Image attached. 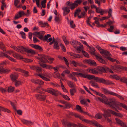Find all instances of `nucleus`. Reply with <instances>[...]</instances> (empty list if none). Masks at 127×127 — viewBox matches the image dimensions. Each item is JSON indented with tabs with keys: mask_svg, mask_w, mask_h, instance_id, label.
<instances>
[{
	"mask_svg": "<svg viewBox=\"0 0 127 127\" xmlns=\"http://www.w3.org/2000/svg\"><path fill=\"white\" fill-rule=\"evenodd\" d=\"M84 121L87 124L97 127H103L101 125L98 123L97 121L94 120H89L87 119H85Z\"/></svg>",
	"mask_w": 127,
	"mask_h": 127,
	"instance_id": "nucleus-7",
	"label": "nucleus"
},
{
	"mask_svg": "<svg viewBox=\"0 0 127 127\" xmlns=\"http://www.w3.org/2000/svg\"><path fill=\"white\" fill-rule=\"evenodd\" d=\"M50 83L52 86L54 87H60V86L56 83H53L52 82H50Z\"/></svg>",
	"mask_w": 127,
	"mask_h": 127,
	"instance_id": "nucleus-63",
	"label": "nucleus"
},
{
	"mask_svg": "<svg viewBox=\"0 0 127 127\" xmlns=\"http://www.w3.org/2000/svg\"><path fill=\"white\" fill-rule=\"evenodd\" d=\"M85 63H86L91 65H93L96 66L97 65L96 63V62L93 60L91 59H85L84 61Z\"/></svg>",
	"mask_w": 127,
	"mask_h": 127,
	"instance_id": "nucleus-11",
	"label": "nucleus"
},
{
	"mask_svg": "<svg viewBox=\"0 0 127 127\" xmlns=\"http://www.w3.org/2000/svg\"><path fill=\"white\" fill-rule=\"evenodd\" d=\"M43 80H45L47 81H50V80L49 79L45 77H48V75L46 74H43L42 73L41 74H37Z\"/></svg>",
	"mask_w": 127,
	"mask_h": 127,
	"instance_id": "nucleus-19",
	"label": "nucleus"
},
{
	"mask_svg": "<svg viewBox=\"0 0 127 127\" xmlns=\"http://www.w3.org/2000/svg\"><path fill=\"white\" fill-rule=\"evenodd\" d=\"M15 89L14 87L11 86L9 87L8 89V92L9 93H11Z\"/></svg>",
	"mask_w": 127,
	"mask_h": 127,
	"instance_id": "nucleus-50",
	"label": "nucleus"
},
{
	"mask_svg": "<svg viewBox=\"0 0 127 127\" xmlns=\"http://www.w3.org/2000/svg\"><path fill=\"white\" fill-rule=\"evenodd\" d=\"M119 106L122 107L123 108L126 109L127 111V106L125 104L123 103H121L117 102L115 106V108L119 110H121V109L119 108Z\"/></svg>",
	"mask_w": 127,
	"mask_h": 127,
	"instance_id": "nucleus-13",
	"label": "nucleus"
},
{
	"mask_svg": "<svg viewBox=\"0 0 127 127\" xmlns=\"http://www.w3.org/2000/svg\"><path fill=\"white\" fill-rule=\"evenodd\" d=\"M103 91L104 92V94H109L112 95H113L114 92L110 91L108 90L107 89L104 88H102Z\"/></svg>",
	"mask_w": 127,
	"mask_h": 127,
	"instance_id": "nucleus-28",
	"label": "nucleus"
},
{
	"mask_svg": "<svg viewBox=\"0 0 127 127\" xmlns=\"http://www.w3.org/2000/svg\"><path fill=\"white\" fill-rule=\"evenodd\" d=\"M1 3L2 5L1 7V9L2 10H4V7H6V5L5 2V0H2Z\"/></svg>",
	"mask_w": 127,
	"mask_h": 127,
	"instance_id": "nucleus-46",
	"label": "nucleus"
},
{
	"mask_svg": "<svg viewBox=\"0 0 127 127\" xmlns=\"http://www.w3.org/2000/svg\"><path fill=\"white\" fill-rule=\"evenodd\" d=\"M73 125L74 127H86V126L79 123H78V124H75Z\"/></svg>",
	"mask_w": 127,
	"mask_h": 127,
	"instance_id": "nucleus-45",
	"label": "nucleus"
},
{
	"mask_svg": "<svg viewBox=\"0 0 127 127\" xmlns=\"http://www.w3.org/2000/svg\"><path fill=\"white\" fill-rule=\"evenodd\" d=\"M22 59V60L26 63H28V62H31L32 61H33V60H32L30 59H28L26 58H23Z\"/></svg>",
	"mask_w": 127,
	"mask_h": 127,
	"instance_id": "nucleus-54",
	"label": "nucleus"
},
{
	"mask_svg": "<svg viewBox=\"0 0 127 127\" xmlns=\"http://www.w3.org/2000/svg\"><path fill=\"white\" fill-rule=\"evenodd\" d=\"M39 25H41L42 27H44L46 26H48L49 25L47 23L44 22L42 21L39 22Z\"/></svg>",
	"mask_w": 127,
	"mask_h": 127,
	"instance_id": "nucleus-37",
	"label": "nucleus"
},
{
	"mask_svg": "<svg viewBox=\"0 0 127 127\" xmlns=\"http://www.w3.org/2000/svg\"><path fill=\"white\" fill-rule=\"evenodd\" d=\"M12 55L14 57L17 59H22L23 58L18 53H14Z\"/></svg>",
	"mask_w": 127,
	"mask_h": 127,
	"instance_id": "nucleus-32",
	"label": "nucleus"
},
{
	"mask_svg": "<svg viewBox=\"0 0 127 127\" xmlns=\"http://www.w3.org/2000/svg\"><path fill=\"white\" fill-rule=\"evenodd\" d=\"M66 4L67 5V6H68L71 10H73L78 6V4L75 3L74 2V3H72L69 1L66 2Z\"/></svg>",
	"mask_w": 127,
	"mask_h": 127,
	"instance_id": "nucleus-9",
	"label": "nucleus"
},
{
	"mask_svg": "<svg viewBox=\"0 0 127 127\" xmlns=\"http://www.w3.org/2000/svg\"><path fill=\"white\" fill-rule=\"evenodd\" d=\"M70 27L72 28H74L75 27V25L73 21H71L70 23Z\"/></svg>",
	"mask_w": 127,
	"mask_h": 127,
	"instance_id": "nucleus-60",
	"label": "nucleus"
},
{
	"mask_svg": "<svg viewBox=\"0 0 127 127\" xmlns=\"http://www.w3.org/2000/svg\"><path fill=\"white\" fill-rule=\"evenodd\" d=\"M110 77L111 78L115 79L117 80H119L120 78V77L115 75H111L110 76Z\"/></svg>",
	"mask_w": 127,
	"mask_h": 127,
	"instance_id": "nucleus-40",
	"label": "nucleus"
},
{
	"mask_svg": "<svg viewBox=\"0 0 127 127\" xmlns=\"http://www.w3.org/2000/svg\"><path fill=\"white\" fill-rule=\"evenodd\" d=\"M76 90L75 88H74L72 89H70V92L71 95V96H73L74 95V93L76 92Z\"/></svg>",
	"mask_w": 127,
	"mask_h": 127,
	"instance_id": "nucleus-42",
	"label": "nucleus"
},
{
	"mask_svg": "<svg viewBox=\"0 0 127 127\" xmlns=\"http://www.w3.org/2000/svg\"><path fill=\"white\" fill-rule=\"evenodd\" d=\"M1 111H4L8 113H10L11 112L8 109L0 106V116L1 115Z\"/></svg>",
	"mask_w": 127,
	"mask_h": 127,
	"instance_id": "nucleus-26",
	"label": "nucleus"
},
{
	"mask_svg": "<svg viewBox=\"0 0 127 127\" xmlns=\"http://www.w3.org/2000/svg\"><path fill=\"white\" fill-rule=\"evenodd\" d=\"M88 70V71L92 74L95 75H97L99 74L98 71L95 68L94 69H89Z\"/></svg>",
	"mask_w": 127,
	"mask_h": 127,
	"instance_id": "nucleus-27",
	"label": "nucleus"
},
{
	"mask_svg": "<svg viewBox=\"0 0 127 127\" xmlns=\"http://www.w3.org/2000/svg\"><path fill=\"white\" fill-rule=\"evenodd\" d=\"M53 48L54 49L56 50H59L60 48L58 42L56 40L54 42Z\"/></svg>",
	"mask_w": 127,
	"mask_h": 127,
	"instance_id": "nucleus-33",
	"label": "nucleus"
},
{
	"mask_svg": "<svg viewBox=\"0 0 127 127\" xmlns=\"http://www.w3.org/2000/svg\"><path fill=\"white\" fill-rule=\"evenodd\" d=\"M18 73L15 72L12 73L10 76L11 80L13 82H14L15 81L18 79Z\"/></svg>",
	"mask_w": 127,
	"mask_h": 127,
	"instance_id": "nucleus-14",
	"label": "nucleus"
},
{
	"mask_svg": "<svg viewBox=\"0 0 127 127\" xmlns=\"http://www.w3.org/2000/svg\"><path fill=\"white\" fill-rule=\"evenodd\" d=\"M31 46L36 49L39 50L41 51H42L43 50L42 48L39 45H37L31 44Z\"/></svg>",
	"mask_w": 127,
	"mask_h": 127,
	"instance_id": "nucleus-31",
	"label": "nucleus"
},
{
	"mask_svg": "<svg viewBox=\"0 0 127 127\" xmlns=\"http://www.w3.org/2000/svg\"><path fill=\"white\" fill-rule=\"evenodd\" d=\"M14 82H15V85L16 87H18L22 84V82L20 81L16 80Z\"/></svg>",
	"mask_w": 127,
	"mask_h": 127,
	"instance_id": "nucleus-39",
	"label": "nucleus"
},
{
	"mask_svg": "<svg viewBox=\"0 0 127 127\" xmlns=\"http://www.w3.org/2000/svg\"><path fill=\"white\" fill-rule=\"evenodd\" d=\"M115 120L116 123L120 125L122 127H126L127 126L126 124L118 118H116Z\"/></svg>",
	"mask_w": 127,
	"mask_h": 127,
	"instance_id": "nucleus-20",
	"label": "nucleus"
},
{
	"mask_svg": "<svg viewBox=\"0 0 127 127\" xmlns=\"http://www.w3.org/2000/svg\"><path fill=\"white\" fill-rule=\"evenodd\" d=\"M0 53V54L2 55V56H1V57H4V56H5L12 61L14 62H16V61L15 59L10 57L7 54L4 53L2 51H1Z\"/></svg>",
	"mask_w": 127,
	"mask_h": 127,
	"instance_id": "nucleus-12",
	"label": "nucleus"
},
{
	"mask_svg": "<svg viewBox=\"0 0 127 127\" xmlns=\"http://www.w3.org/2000/svg\"><path fill=\"white\" fill-rule=\"evenodd\" d=\"M81 11V10L79 8L76 9L74 13V16L76 17L77 15H79Z\"/></svg>",
	"mask_w": 127,
	"mask_h": 127,
	"instance_id": "nucleus-47",
	"label": "nucleus"
},
{
	"mask_svg": "<svg viewBox=\"0 0 127 127\" xmlns=\"http://www.w3.org/2000/svg\"><path fill=\"white\" fill-rule=\"evenodd\" d=\"M101 57L102 56L99 54H98L97 55H96L95 56V57L96 59L100 63L104 64H106L107 63L104 60L101 58Z\"/></svg>",
	"mask_w": 127,
	"mask_h": 127,
	"instance_id": "nucleus-17",
	"label": "nucleus"
},
{
	"mask_svg": "<svg viewBox=\"0 0 127 127\" xmlns=\"http://www.w3.org/2000/svg\"><path fill=\"white\" fill-rule=\"evenodd\" d=\"M63 9L64 11L63 14L64 16H65L68 14L70 12V10L69 9V8L68 6L64 7Z\"/></svg>",
	"mask_w": 127,
	"mask_h": 127,
	"instance_id": "nucleus-24",
	"label": "nucleus"
},
{
	"mask_svg": "<svg viewBox=\"0 0 127 127\" xmlns=\"http://www.w3.org/2000/svg\"><path fill=\"white\" fill-rule=\"evenodd\" d=\"M48 92L52 95L56 96H58V95L59 93H60V95H61V94L58 91L55 90L52 88H48Z\"/></svg>",
	"mask_w": 127,
	"mask_h": 127,
	"instance_id": "nucleus-8",
	"label": "nucleus"
},
{
	"mask_svg": "<svg viewBox=\"0 0 127 127\" xmlns=\"http://www.w3.org/2000/svg\"><path fill=\"white\" fill-rule=\"evenodd\" d=\"M62 123L65 127H71V126L74 127L73 125L75 124L74 123H71L67 121H64L62 122Z\"/></svg>",
	"mask_w": 127,
	"mask_h": 127,
	"instance_id": "nucleus-18",
	"label": "nucleus"
},
{
	"mask_svg": "<svg viewBox=\"0 0 127 127\" xmlns=\"http://www.w3.org/2000/svg\"><path fill=\"white\" fill-rule=\"evenodd\" d=\"M76 109L77 111H79L81 112H83V111L82 110L81 107L79 105H76Z\"/></svg>",
	"mask_w": 127,
	"mask_h": 127,
	"instance_id": "nucleus-53",
	"label": "nucleus"
},
{
	"mask_svg": "<svg viewBox=\"0 0 127 127\" xmlns=\"http://www.w3.org/2000/svg\"><path fill=\"white\" fill-rule=\"evenodd\" d=\"M59 58L62 60H64L66 64L68 66H69V63L68 62L67 60V59L64 57H59Z\"/></svg>",
	"mask_w": 127,
	"mask_h": 127,
	"instance_id": "nucleus-48",
	"label": "nucleus"
},
{
	"mask_svg": "<svg viewBox=\"0 0 127 127\" xmlns=\"http://www.w3.org/2000/svg\"><path fill=\"white\" fill-rule=\"evenodd\" d=\"M0 73L3 72L4 73H6L10 71V70H8L7 69H4L3 68H2L1 69H0Z\"/></svg>",
	"mask_w": 127,
	"mask_h": 127,
	"instance_id": "nucleus-51",
	"label": "nucleus"
},
{
	"mask_svg": "<svg viewBox=\"0 0 127 127\" xmlns=\"http://www.w3.org/2000/svg\"><path fill=\"white\" fill-rule=\"evenodd\" d=\"M101 10V11L98 12V13H100L102 15H103L104 13H106L108 12V11L106 10H104L102 9V10Z\"/></svg>",
	"mask_w": 127,
	"mask_h": 127,
	"instance_id": "nucleus-62",
	"label": "nucleus"
},
{
	"mask_svg": "<svg viewBox=\"0 0 127 127\" xmlns=\"http://www.w3.org/2000/svg\"><path fill=\"white\" fill-rule=\"evenodd\" d=\"M97 69L98 71L99 74H102L103 73L105 72V68L101 66H98L97 67Z\"/></svg>",
	"mask_w": 127,
	"mask_h": 127,
	"instance_id": "nucleus-25",
	"label": "nucleus"
},
{
	"mask_svg": "<svg viewBox=\"0 0 127 127\" xmlns=\"http://www.w3.org/2000/svg\"><path fill=\"white\" fill-rule=\"evenodd\" d=\"M21 72L24 73V75L25 76L27 77L28 76V74L29 72H28L26 71H25L23 70L22 69Z\"/></svg>",
	"mask_w": 127,
	"mask_h": 127,
	"instance_id": "nucleus-58",
	"label": "nucleus"
},
{
	"mask_svg": "<svg viewBox=\"0 0 127 127\" xmlns=\"http://www.w3.org/2000/svg\"><path fill=\"white\" fill-rule=\"evenodd\" d=\"M62 18L60 17V16L59 15H56L55 17L54 20L56 22L59 23L61 20Z\"/></svg>",
	"mask_w": 127,
	"mask_h": 127,
	"instance_id": "nucleus-35",
	"label": "nucleus"
},
{
	"mask_svg": "<svg viewBox=\"0 0 127 127\" xmlns=\"http://www.w3.org/2000/svg\"><path fill=\"white\" fill-rule=\"evenodd\" d=\"M38 55L39 56L36 57V58L41 62H39V64L40 66L43 68L47 69L53 68V67L51 65H47L42 63H46L48 62V61L47 60V56L41 54H38Z\"/></svg>",
	"mask_w": 127,
	"mask_h": 127,
	"instance_id": "nucleus-1",
	"label": "nucleus"
},
{
	"mask_svg": "<svg viewBox=\"0 0 127 127\" xmlns=\"http://www.w3.org/2000/svg\"><path fill=\"white\" fill-rule=\"evenodd\" d=\"M85 14V12H82L81 13L80 15H78V17L79 18H83L84 17Z\"/></svg>",
	"mask_w": 127,
	"mask_h": 127,
	"instance_id": "nucleus-57",
	"label": "nucleus"
},
{
	"mask_svg": "<svg viewBox=\"0 0 127 127\" xmlns=\"http://www.w3.org/2000/svg\"><path fill=\"white\" fill-rule=\"evenodd\" d=\"M21 121L22 123L24 124H31L32 125L33 124V123L30 121H28L25 119H22L21 120Z\"/></svg>",
	"mask_w": 127,
	"mask_h": 127,
	"instance_id": "nucleus-34",
	"label": "nucleus"
},
{
	"mask_svg": "<svg viewBox=\"0 0 127 127\" xmlns=\"http://www.w3.org/2000/svg\"><path fill=\"white\" fill-rule=\"evenodd\" d=\"M82 52L83 53V55L85 57L89 58V56L88 53L86 51L83 50L82 51Z\"/></svg>",
	"mask_w": 127,
	"mask_h": 127,
	"instance_id": "nucleus-55",
	"label": "nucleus"
},
{
	"mask_svg": "<svg viewBox=\"0 0 127 127\" xmlns=\"http://www.w3.org/2000/svg\"><path fill=\"white\" fill-rule=\"evenodd\" d=\"M120 81L122 82L125 83L127 84V79L125 77H122L121 79L120 78Z\"/></svg>",
	"mask_w": 127,
	"mask_h": 127,
	"instance_id": "nucleus-49",
	"label": "nucleus"
},
{
	"mask_svg": "<svg viewBox=\"0 0 127 127\" xmlns=\"http://www.w3.org/2000/svg\"><path fill=\"white\" fill-rule=\"evenodd\" d=\"M100 53L106 58L107 57L110 56L111 55L109 52L104 49L100 51Z\"/></svg>",
	"mask_w": 127,
	"mask_h": 127,
	"instance_id": "nucleus-16",
	"label": "nucleus"
},
{
	"mask_svg": "<svg viewBox=\"0 0 127 127\" xmlns=\"http://www.w3.org/2000/svg\"><path fill=\"white\" fill-rule=\"evenodd\" d=\"M91 83V85L92 86H95L96 88L98 87V86L97 84L94 81L90 82Z\"/></svg>",
	"mask_w": 127,
	"mask_h": 127,
	"instance_id": "nucleus-61",
	"label": "nucleus"
},
{
	"mask_svg": "<svg viewBox=\"0 0 127 127\" xmlns=\"http://www.w3.org/2000/svg\"><path fill=\"white\" fill-rule=\"evenodd\" d=\"M89 48V49L91 50L90 52V53L92 55H94L95 56L96 55H97L98 54V53H95V49L93 47H92L90 46Z\"/></svg>",
	"mask_w": 127,
	"mask_h": 127,
	"instance_id": "nucleus-29",
	"label": "nucleus"
},
{
	"mask_svg": "<svg viewBox=\"0 0 127 127\" xmlns=\"http://www.w3.org/2000/svg\"><path fill=\"white\" fill-rule=\"evenodd\" d=\"M113 95L115 96H116L117 97H118L120 99L123 100L124 99V98L122 97V96L119 95L118 94L115 93H114V95Z\"/></svg>",
	"mask_w": 127,
	"mask_h": 127,
	"instance_id": "nucleus-56",
	"label": "nucleus"
},
{
	"mask_svg": "<svg viewBox=\"0 0 127 127\" xmlns=\"http://www.w3.org/2000/svg\"><path fill=\"white\" fill-rule=\"evenodd\" d=\"M112 11L111 9L109 8V11L108 12V17L107 18V19L109 18L110 17H112Z\"/></svg>",
	"mask_w": 127,
	"mask_h": 127,
	"instance_id": "nucleus-52",
	"label": "nucleus"
},
{
	"mask_svg": "<svg viewBox=\"0 0 127 127\" xmlns=\"http://www.w3.org/2000/svg\"><path fill=\"white\" fill-rule=\"evenodd\" d=\"M26 52L27 53H30L32 54H34L35 53V51L32 49H28L26 48Z\"/></svg>",
	"mask_w": 127,
	"mask_h": 127,
	"instance_id": "nucleus-41",
	"label": "nucleus"
},
{
	"mask_svg": "<svg viewBox=\"0 0 127 127\" xmlns=\"http://www.w3.org/2000/svg\"><path fill=\"white\" fill-rule=\"evenodd\" d=\"M62 38L64 42L66 45H68L69 42L66 39V37L64 36H62Z\"/></svg>",
	"mask_w": 127,
	"mask_h": 127,
	"instance_id": "nucleus-43",
	"label": "nucleus"
},
{
	"mask_svg": "<svg viewBox=\"0 0 127 127\" xmlns=\"http://www.w3.org/2000/svg\"><path fill=\"white\" fill-rule=\"evenodd\" d=\"M49 61V63L50 64L52 63L53 61L54 60V59L53 58H51L49 56H47V60Z\"/></svg>",
	"mask_w": 127,
	"mask_h": 127,
	"instance_id": "nucleus-59",
	"label": "nucleus"
},
{
	"mask_svg": "<svg viewBox=\"0 0 127 127\" xmlns=\"http://www.w3.org/2000/svg\"><path fill=\"white\" fill-rule=\"evenodd\" d=\"M79 43H80L79 42L75 40H73L72 42H69V43L70 44H71L72 46L74 47L75 48V46L76 45V44H79Z\"/></svg>",
	"mask_w": 127,
	"mask_h": 127,
	"instance_id": "nucleus-38",
	"label": "nucleus"
},
{
	"mask_svg": "<svg viewBox=\"0 0 127 127\" xmlns=\"http://www.w3.org/2000/svg\"><path fill=\"white\" fill-rule=\"evenodd\" d=\"M33 34L41 40L44 41H47L48 38L51 36L50 34H48L47 35H45L44 37L43 38V34L41 33V32H34L33 33Z\"/></svg>",
	"mask_w": 127,
	"mask_h": 127,
	"instance_id": "nucleus-5",
	"label": "nucleus"
},
{
	"mask_svg": "<svg viewBox=\"0 0 127 127\" xmlns=\"http://www.w3.org/2000/svg\"><path fill=\"white\" fill-rule=\"evenodd\" d=\"M67 83L69 86L71 88H76V86L75 84L73 83L72 82L68 81H67Z\"/></svg>",
	"mask_w": 127,
	"mask_h": 127,
	"instance_id": "nucleus-30",
	"label": "nucleus"
},
{
	"mask_svg": "<svg viewBox=\"0 0 127 127\" xmlns=\"http://www.w3.org/2000/svg\"><path fill=\"white\" fill-rule=\"evenodd\" d=\"M46 96V95L40 94L35 95V97L36 99L42 101H44L45 100Z\"/></svg>",
	"mask_w": 127,
	"mask_h": 127,
	"instance_id": "nucleus-10",
	"label": "nucleus"
},
{
	"mask_svg": "<svg viewBox=\"0 0 127 127\" xmlns=\"http://www.w3.org/2000/svg\"><path fill=\"white\" fill-rule=\"evenodd\" d=\"M89 89L92 91H93L94 92H95L97 95H98L100 96H101L102 97L104 95H103V94L99 92H97L95 91L93 89H92L91 88H89Z\"/></svg>",
	"mask_w": 127,
	"mask_h": 127,
	"instance_id": "nucleus-44",
	"label": "nucleus"
},
{
	"mask_svg": "<svg viewBox=\"0 0 127 127\" xmlns=\"http://www.w3.org/2000/svg\"><path fill=\"white\" fill-rule=\"evenodd\" d=\"M102 97L104 101V103L109 105L112 109L116 111H118L117 110V109L115 108V106L117 102H116L114 99H110L109 100V101H107L108 100V99L105 95H104Z\"/></svg>",
	"mask_w": 127,
	"mask_h": 127,
	"instance_id": "nucleus-2",
	"label": "nucleus"
},
{
	"mask_svg": "<svg viewBox=\"0 0 127 127\" xmlns=\"http://www.w3.org/2000/svg\"><path fill=\"white\" fill-rule=\"evenodd\" d=\"M124 67H121L119 65H116L114 66H111V69L115 72H117L120 69H124Z\"/></svg>",
	"mask_w": 127,
	"mask_h": 127,
	"instance_id": "nucleus-23",
	"label": "nucleus"
},
{
	"mask_svg": "<svg viewBox=\"0 0 127 127\" xmlns=\"http://www.w3.org/2000/svg\"><path fill=\"white\" fill-rule=\"evenodd\" d=\"M26 14L23 11H20L18 12V14H17L14 17V19L15 20L18 19L21 17L22 16H25Z\"/></svg>",
	"mask_w": 127,
	"mask_h": 127,
	"instance_id": "nucleus-15",
	"label": "nucleus"
},
{
	"mask_svg": "<svg viewBox=\"0 0 127 127\" xmlns=\"http://www.w3.org/2000/svg\"><path fill=\"white\" fill-rule=\"evenodd\" d=\"M31 81L34 84L39 85H43L44 82L42 80L39 79L35 80L33 79H31Z\"/></svg>",
	"mask_w": 127,
	"mask_h": 127,
	"instance_id": "nucleus-22",
	"label": "nucleus"
},
{
	"mask_svg": "<svg viewBox=\"0 0 127 127\" xmlns=\"http://www.w3.org/2000/svg\"><path fill=\"white\" fill-rule=\"evenodd\" d=\"M92 76H93V78H92V79H94V80L96 82L98 83H102L106 85L114 84V83L111 81L109 80H106L103 78L98 77H95L94 75H92Z\"/></svg>",
	"mask_w": 127,
	"mask_h": 127,
	"instance_id": "nucleus-4",
	"label": "nucleus"
},
{
	"mask_svg": "<svg viewBox=\"0 0 127 127\" xmlns=\"http://www.w3.org/2000/svg\"><path fill=\"white\" fill-rule=\"evenodd\" d=\"M104 113L102 115L105 119L107 120L108 122L112 121L111 119L109 118V117L111 116V114L115 116H118V113L110 109L104 110Z\"/></svg>",
	"mask_w": 127,
	"mask_h": 127,
	"instance_id": "nucleus-3",
	"label": "nucleus"
},
{
	"mask_svg": "<svg viewBox=\"0 0 127 127\" xmlns=\"http://www.w3.org/2000/svg\"><path fill=\"white\" fill-rule=\"evenodd\" d=\"M36 72L38 73V74H40L39 73L41 72L42 71V68L40 67L37 66L36 70Z\"/></svg>",
	"mask_w": 127,
	"mask_h": 127,
	"instance_id": "nucleus-64",
	"label": "nucleus"
},
{
	"mask_svg": "<svg viewBox=\"0 0 127 127\" xmlns=\"http://www.w3.org/2000/svg\"><path fill=\"white\" fill-rule=\"evenodd\" d=\"M18 50L17 51L24 54H26L25 52L26 48L21 46H18Z\"/></svg>",
	"mask_w": 127,
	"mask_h": 127,
	"instance_id": "nucleus-21",
	"label": "nucleus"
},
{
	"mask_svg": "<svg viewBox=\"0 0 127 127\" xmlns=\"http://www.w3.org/2000/svg\"><path fill=\"white\" fill-rule=\"evenodd\" d=\"M0 48L4 52L6 51L5 46L3 42H0Z\"/></svg>",
	"mask_w": 127,
	"mask_h": 127,
	"instance_id": "nucleus-36",
	"label": "nucleus"
},
{
	"mask_svg": "<svg viewBox=\"0 0 127 127\" xmlns=\"http://www.w3.org/2000/svg\"><path fill=\"white\" fill-rule=\"evenodd\" d=\"M72 74L73 76H75L76 75H79L80 77L84 78H87L89 80L92 79V78H93V76H92V75L86 74H85L75 72H72Z\"/></svg>",
	"mask_w": 127,
	"mask_h": 127,
	"instance_id": "nucleus-6",
	"label": "nucleus"
}]
</instances>
